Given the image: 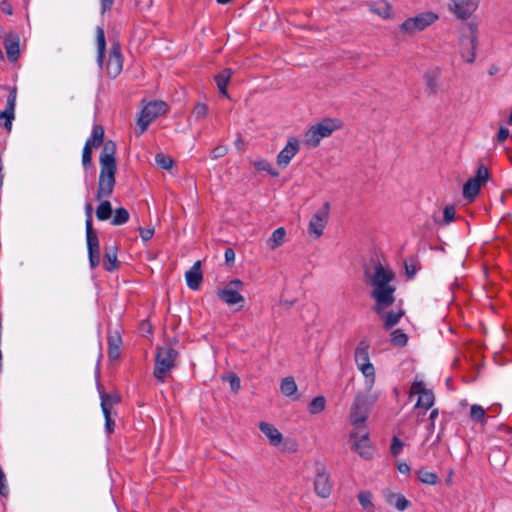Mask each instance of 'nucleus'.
Listing matches in <instances>:
<instances>
[{
	"label": "nucleus",
	"instance_id": "obj_1",
	"mask_svg": "<svg viewBox=\"0 0 512 512\" xmlns=\"http://www.w3.org/2000/svg\"><path fill=\"white\" fill-rule=\"evenodd\" d=\"M115 154V142L107 140L99 158L100 173L97 193L95 195L96 200L101 201L96 209V217L100 221L108 220L113 213L110 201L103 199L112 195L116 184L117 161Z\"/></svg>",
	"mask_w": 512,
	"mask_h": 512
},
{
	"label": "nucleus",
	"instance_id": "obj_2",
	"mask_svg": "<svg viewBox=\"0 0 512 512\" xmlns=\"http://www.w3.org/2000/svg\"><path fill=\"white\" fill-rule=\"evenodd\" d=\"M394 279V272L381 263H376L374 267L366 266L364 268V280L367 285L372 287L370 297L375 301L372 307L375 313H381L395 302L396 287L392 284Z\"/></svg>",
	"mask_w": 512,
	"mask_h": 512
},
{
	"label": "nucleus",
	"instance_id": "obj_3",
	"mask_svg": "<svg viewBox=\"0 0 512 512\" xmlns=\"http://www.w3.org/2000/svg\"><path fill=\"white\" fill-rule=\"evenodd\" d=\"M367 392L368 394H358L350 409V422L357 428L364 427L371 408L380 397V392Z\"/></svg>",
	"mask_w": 512,
	"mask_h": 512
},
{
	"label": "nucleus",
	"instance_id": "obj_4",
	"mask_svg": "<svg viewBox=\"0 0 512 512\" xmlns=\"http://www.w3.org/2000/svg\"><path fill=\"white\" fill-rule=\"evenodd\" d=\"M178 356V351L170 344L157 348L153 374L159 382H164L167 375L176 367Z\"/></svg>",
	"mask_w": 512,
	"mask_h": 512
},
{
	"label": "nucleus",
	"instance_id": "obj_5",
	"mask_svg": "<svg viewBox=\"0 0 512 512\" xmlns=\"http://www.w3.org/2000/svg\"><path fill=\"white\" fill-rule=\"evenodd\" d=\"M341 128L337 119L326 118L311 126L305 133V142L308 146L317 147L323 138L329 137L334 131Z\"/></svg>",
	"mask_w": 512,
	"mask_h": 512
},
{
	"label": "nucleus",
	"instance_id": "obj_6",
	"mask_svg": "<svg viewBox=\"0 0 512 512\" xmlns=\"http://www.w3.org/2000/svg\"><path fill=\"white\" fill-rule=\"evenodd\" d=\"M477 40V25L473 23L466 24L462 29L459 45L461 56L467 63H473L475 61Z\"/></svg>",
	"mask_w": 512,
	"mask_h": 512
},
{
	"label": "nucleus",
	"instance_id": "obj_7",
	"mask_svg": "<svg viewBox=\"0 0 512 512\" xmlns=\"http://www.w3.org/2000/svg\"><path fill=\"white\" fill-rule=\"evenodd\" d=\"M368 348L369 345L365 341H361L355 350V361L365 376L366 391H371L375 383V369L370 363Z\"/></svg>",
	"mask_w": 512,
	"mask_h": 512
},
{
	"label": "nucleus",
	"instance_id": "obj_8",
	"mask_svg": "<svg viewBox=\"0 0 512 512\" xmlns=\"http://www.w3.org/2000/svg\"><path fill=\"white\" fill-rule=\"evenodd\" d=\"M489 172L484 164H480L477 168L476 175L470 178L463 186V197L472 202L478 195L480 188L488 181Z\"/></svg>",
	"mask_w": 512,
	"mask_h": 512
},
{
	"label": "nucleus",
	"instance_id": "obj_9",
	"mask_svg": "<svg viewBox=\"0 0 512 512\" xmlns=\"http://www.w3.org/2000/svg\"><path fill=\"white\" fill-rule=\"evenodd\" d=\"M167 111V104L163 101H152L148 103L141 111L137 121L140 128L139 134L144 133L149 124L159 115L165 114Z\"/></svg>",
	"mask_w": 512,
	"mask_h": 512
},
{
	"label": "nucleus",
	"instance_id": "obj_10",
	"mask_svg": "<svg viewBox=\"0 0 512 512\" xmlns=\"http://www.w3.org/2000/svg\"><path fill=\"white\" fill-rule=\"evenodd\" d=\"M243 287L244 283L240 279H233L223 289L217 291V296L229 306L243 303L245 299L240 293Z\"/></svg>",
	"mask_w": 512,
	"mask_h": 512
},
{
	"label": "nucleus",
	"instance_id": "obj_11",
	"mask_svg": "<svg viewBox=\"0 0 512 512\" xmlns=\"http://www.w3.org/2000/svg\"><path fill=\"white\" fill-rule=\"evenodd\" d=\"M438 16L431 12L421 13L413 18L406 19L400 26L401 31L407 34H414L422 31L434 23Z\"/></svg>",
	"mask_w": 512,
	"mask_h": 512
},
{
	"label": "nucleus",
	"instance_id": "obj_12",
	"mask_svg": "<svg viewBox=\"0 0 512 512\" xmlns=\"http://www.w3.org/2000/svg\"><path fill=\"white\" fill-rule=\"evenodd\" d=\"M358 430L350 434V438L353 441L352 449L363 459H371L373 457V447L369 440L368 432L365 431L364 427H359Z\"/></svg>",
	"mask_w": 512,
	"mask_h": 512
},
{
	"label": "nucleus",
	"instance_id": "obj_13",
	"mask_svg": "<svg viewBox=\"0 0 512 512\" xmlns=\"http://www.w3.org/2000/svg\"><path fill=\"white\" fill-rule=\"evenodd\" d=\"M329 209V202H325L323 207L313 215L309 222L308 232L309 234L314 235L315 238H319L323 234V229L329 218Z\"/></svg>",
	"mask_w": 512,
	"mask_h": 512
},
{
	"label": "nucleus",
	"instance_id": "obj_14",
	"mask_svg": "<svg viewBox=\"0 0 512 512\" xmlns=\"http://www.w3.org/2000/svg\"><path fill=\"white\" fill-rule=\"evenodd\" d=\"M123 59L121 54V46L118 42L113 43L108 60L106 63V72L111 78H116L122 71Z\"/></svg>",
	"mask_w": 512,
	"mask_h": 512
},
{
	"label": "nucleus",
	"instance_id": "obj_15",
	"mask_svg": "<svg viewBox=\"0 0 512 512\" xmlns=\"http://www.w3.org/2000/svg\"><path fill=\"white\" fill-rule=\"evenodd\" d=\"M480 0H451L450 11L461 20L468 19L478 8Z\"/></svg>",
	"mask_w": 512,
	"mask_h": 512
},
{
	"label": "nucleus",
	"instance_id": "obj_16",
	"mask_svg": "<svg viewBox=\"0 0 512 512\" xmlns=\"http://www.w3.org/2000/svg\"><path fill=\"white\" fill-rule=\"evenodd\" d=\"M332 487L329 474L322 465H319L314 480L315 493L323 499L328 498L332 492Z\"/></svg>",
	"mask_w": 512,
	"mask_h": 512
},
{
	"label": "nucleus",
	"instance_id": "obj_17",
	"mask_svg": "<svg viewBox=\"0 0 512 512\" xmlns=\"http://www.w3.org/2000/svg\"><path fill=\"white\" fill-rule=\"evenodd\" d=\"M300 149V142L296 137H290L286 146L277 155L276 161L278 166L286 168L292 158L298 153Z\"/></svg>",
	"mask_w": 512,
	"mask_h": 512
},
{
	"label": "nucleus",
	"instance_id": "obj_18",
	"mask_svg": "<svg viewBox=\"0 0 512 512\" xmlns=\"http://www.w3.org/2000/svg\"><path fill=\"white\" fill-rule=\"evenodd\" d=\"M16 97H17V88L11 87L9 88V94L6 100V109L4 111H0V120L2 118L5 119L4 127L8 132L11 131L12 121L15 118V106H16Z\"/></svg>",
	"mask_w": 512,
	"mask_h": 512
},
{
	"label": "nucleus",
	"instance_id": "obj_19",
	"mask_svg": "<svg viewBox=\"0 0 512 512\" xmlns=\"http://www.w3.org/2000/svg\"><path fill=\"white\" fill-rule=\"evenodd\" d=\"M89 263L91 268H95L100 263V245L95 230L86 231Z\"/></svg>",
	"mask_w": 512,
	"mask_h": 512
},
{
	"label": "nucleus",
	"instance_id": "obj_20",
	"mask_svg": "<svg viewBox=\"0 0 512 512\" xmlns=\"http://www.w3.org/2000/svg\"><path fill=\"white\" fill-rule=\"evenodd\" d=\"M261 432L267 437L270 445L279 446L283 441L282 433L272 424L268 422H260L258 425Z\"/></svg>",
	"mask_w": 512,
	"mask_h": 512
},
{
	"label": "nucleus",
	"instance_id": "obj_21",
	"mask_svg": "<svg viewBox=\"0 0 512 512\" xmlns=\"http://www.w3.org/2000/svg\"><path fill=\"white\" fill-rule=\"evenodd\" d=\"M187 286L192 290H197L202 283L203 276L201 272V261H196L190 270L185 273Z\"/></svg>",
	"mask_w": 512,
	"mask_h": 512
},
{
	"label": "nucleus",
	"instance_id": "obj_22",
	"mask_svg": "<svg viewBox=\"0 0 512 512\" xmlns=\"http://www.w3.org/2000/svg\"><path fill=\"white\" fill-rule=\"evenodd\" d=\"M19 36L17 34H9L4 41V48L6 51L7 59L10 62H15L19 58Z\"/></svg>",
	"mask_w": 512,
	"mask_h": 512
},
{
	"label": "nucleus",
	"instance_id": "obj_23",
	"mask_svg": "<svg viewBox=\"0 0 512 512\" xmlns=\"http://www.w3.org/2000/svg\"><path fill=\"white\" fill-rule=\"evenodd\" d=\"M376 314L380 317V319L383 320V328L385 330H389L398 324V322L404 315V311L401 309L398 311L392 310L389 312H385V310H382L381 313Z\"/></svg>",
	"mask_w": 512,
	"mask_h": 512
},
{
	"label": "nucleus",
	"instance_id": "obj_24",
	"mask_svg": "<svg viewBox=\"0 0 512 512\" xmlns=\"http://www.w3.org/2000/svg\"><path fill=\"white\" fill-rule=\"evenodd\" d=\"M385 500L389 505L394 506L399 511H404L411 505L410 501L407 500L404 495L393 492H387L385 494Z\"/></svg>",
	"mask_w": 512,
	"mask_h": 512
},
{
	"label": "nucleus",
	"instance_id": "obj_25",
	"mask_svg": "<svg viewBox=\"0 0 512 512\" xmlns=\"http://www.w3.org/2000/svg\"><path fill=\"white\" fill-rule=\"evenodd\" d=\"M103 267L106 271H114L118 268L116 246L105 247Z\"/></svg>",
	"mask_w": 512,
	"mask_h": 512
},
{
	"label": "nucleus",
	"instance_id": "obj_26",
	"mask_svg": "<svg viewBox=\"0 0 512 512\" xmlns=\"http://www.w3.org/2000/svg\"><path fill=\"white\" fill-rule=\"evenodd\" d=\"M233 71L230 68H225L215 76V82L221 95L229 97L227 86L230 82Z\"/></svg>",
	"mask_w": 512,
	"mask_h": 512
},
{
	"label": "nucleus",
	"instance_id": "obj_27",
	"mask_svg": "<svg viewBox=\"0 0 512 512\" xmlns=\"http://www.w3.org/2000/svg\"><path fill=\"white\" fill-rule=\"evenodd\" d=\"M102 412H113V407L120 403L121 398L117 394H109L100 390Z\"/></svg>",
	"mask_w": 512,
	"mask_h": 512
},
{
	"label": "nucleus",
	"instance_id": "obj_28",
	"mask_svg": "<svg viewBox=\"0 0 512 512\" xmlns=\"http://www.w3.org/2000/svg\"><path fill=\"white\" fill-rule=\"evenodd\" d=\"M281 392L287 397H293L294 400L299 399V395H296L297 384L293 377L288 376L282 379L280 385Z\"/></svg>",
	"mask_w": 512,
	"mask_h": 512
},
{
	"label": "nucleus",
	"instance_id": "obj_29",
	"mask_svg": "<svg viewBox=\"0 0 512 512\" xmlns=\"http://www.w3.org/2000/svg\"><path fill=\"white\" fill-rule=\"evenodd\" d=\"M122 344V339L118 333L113 335H109L108 337V356L110 359H116L120 355V345Z\"/></svg>",
	"mask_w": 512,
	"mask_h": 512
},
{
	"label": "nucleus",
	"instance_id": "obj_30",
	"mask_svg": "<svg viewBox=\"0 0 512 512\" xmlns=\"http://www.w3.org/2000/svg\"><path fill=\"white\" fill-rule=\"evenodd\" d=\"M104 140V128L101 125H94L92 129L91 137L86 141V144H90L95 148L100 147L102 144L105 145L106 142L103 143Z\"/></svg>",
	"mask_w": 512,
	"mask_h": 512
},
{
	"label": "nucleus",
	"instance_id": "obj_31",
	"mask_svg": "<svg viewBox=\"0 0 512 512\" xmlns=\"http://www.w3.org/2000/svg\"><path fill=\"white\" fill-rule=\"evenodd\" d=\"M96 40H97V61L100 66L103 64V59L105 55L106 50V40H105V33L102 27H97L96 30Z\"/></svg>",
	"mask_w": 512,
	"mask_h": 512
},
{
	"label": "nucleus",
	"instance_id": "obj_32",
	"mask_svg": "<svg viewBox=\"0 0 512 512\" xmlns=\"http://www.w3.org/2000/svg\"><path fill=\"white\" fill-rule=\"evenodd\" d=\"M286 231L283 227H279L273 231L271 237L267 240V245L271 250H275L284 243Z\"/></svg>",
	"mask_w": 512,
	"mask_h": 512
},
{
	"label": "nucleus",
	"instance_id": "obj_33",
	"mask_svg": "<svg viewBox=\"0 0 512 512\" xmlns=\"http://www.w3.org/2000/svg\"><path fill=\"white\" fill-rule=\"evenodd\" d=\"M357 498H358L360 505L366 512H375V505L373 503V495L370 491L364 490V491L359 492Z\"/></svg>",
	"mask_w": 512,
	"mask_h": 512
},
{
	"label": "nucleus",
	"instance_id": "obj_34",
	"mask_svg": "<svg viewBox=\"0 0 512 512\" xmlns=\"http://www.w3.org/2000/svg\"><path fill=\"white\" fill-rule=\"evenodd\" d=\"M415 473L419 481H421L424 484L436 485L440 481L436 473L430 472L426 468H420Z\"/></svg>",
	"mask_w": 512,
	"mask_h": 512
},
{
	"label": "nucleus",
	"instance_id": "obj_35",
	"mask_svg": "<svg viewBox=\"0 0 512 512\" xmlns=\"http://www.w3.org/2000/svg\"><path fill=\"white\" fill-rule=\"evenodd\" d=\"M418 401L416 403V407L424 408L425 410H428L431 408V406L434 403V394L430 390H424L421 391V393L418 394Z\"/></svg>",
	"mask_w": 512,
	"mask_h": 512
},
{
	"label": "nucleus",
	"instance_id": "obj_36",
	"mask_svg": "<svg viewBox=\"0 0 512 512\" xmlns=\"http://www.w3.org/2000/svg\"><path fill=\"white\" fill-rule=\"evenodd\" d=\"M129 212L126 208L120 207L115 210L111 224L114 226L123 225L129 220Z\"/></svg>",
	"mask_w": 512,
	"mask_h": 512
},
{
	"label": "nucleus",
	"instance_id": "obj_37",
	"mask_svg": "<svg viewBox=\"0 0 512 512\" xmlns=\"http://www.w3.org/2000/svg\"><path fill=\"white\" fill-rule=\"evenodd\" d=\"M371 10L383 18H388L391 13V6L385 1H379L371 5Z\"/></svg>",
	"mask_w": 512,
	"mask_h": 512
},
{
	"label": "nucleus",
	"instance_id": "obj_38",
	"mask_svg": "<svg viewBox=\"0 0 512 512\" xmlns=\"http://www.w3.org/2000/svg\"><path fill=\"white\" fill-rule=\"evenodd\" d=\"M390 336V342L395 347H404L407 344L408 337L401 329L394 330Z\"/></svg>",
	"mask_w": 512,
	"mask_h": 512
},
{
	"label": "nucleus",
	"instance_id": "obj_39",
	"mask_svg": "<svg viewBox=\"0 0 512 512\" xmlns=\"http://www.w3.org/2000/svg\"><path fill=\"white\" fill-rule=\"evenodd\" d=\"M326 407V399L324 396L315 397L309 404L308 410L310 414H319Z\"/></svg>",
	"mask_w": 512,
	"mask_h": 512
},
{
	"label": "nucleus",
	"instance_id": "obj_40",
	"mask_svg": "<svg viewBox=\"0 0 512 512\" xmlns=\"http://www.w3.org/2000/svg\"><path fill=\"white\" fill-rule=\"evenodd\" d=\"M485 415H486V412L482 406L477 405V404H474L471 406L470 418L472 421L483 422L485 419Z\"/></svg>",
	"mask_w": 512,
	"mask_h": 512
},
{
	"label": "nucleus",
	"instance_id": "obj_41",
	"mask_svg": "<svg viewBox=\"0 0 512 512\" xmlns=\"http://www.w3.org/2000/svg\"><path fill=\"white\" fill-rule=\"evenodd\" d=\"M155 162L157 163V165L159 167H161L162 169H165V170L171 169L173 166V163H174L173 159L170 156H167L163 153H158L155 156Z\"/></svg>",
	"mask_w": 512,
	"mask_h": 512
},
{
	"label": "nucleus",
	"instance_id": "obj_42",
	"mask_svg": "<svg viewBox=\"0 0 512 512\" xmlns=\"http://www.w3.org/2000/svg\"><path fill=\"white\" fill-rule=\"evenodd\" d=\"M254 167L259 171H266L271 176L277 177L279 173L272 168L271 164L267 160H259L254 163Z\"/></svg>",
	"mask_w": 512,
	"mask_h": 512
},
{
	"label": "nucleus",
	"instance_id": "obj_43",
	"mask_svg": "<svg viewBox=\"0 0 512 512\" xmlns=\"http://www.w3.org/2000/svg\"><path fill=\"white\" fill-rule=\"evenodd\" d=\"M94 147L90 146V144L84 145L83 154H82V164L85 169L89 168L92 164V149Z\"/></svg>",
	"mask_w": 512,
	"mask_h": 512
},
{
	"label": "nucleus",
	"instance_id": "obj_44",
	"mask_svg": "<svg viewBox=\"0 0 512 512\" xmlns=\"http://www.w3.org/2000/svg\"><path fill=\"white\" fill-rule=\"evenodd\" d=\"M424 79L428 89L430 90V93L436 94L438 89V81L436 76L433 75L432 73H427L425 74Z\"/></svg>",
	"mask_w": 512,
	"mask_h": 512
},
{
	"label": "nucleus",
	"instance_id": "obj_45",
	"mask_svg": "<svg viewBox=\"0 0 512 512\" xmlns=\"http://www.w3.org/2000/svg\"><path fill=\"white\" fill-rule=\"evenodd\" d=\"M208 106L205 103H198L193 109V115L197 120L203 119L208 114Z\"/></svg>",
	"mask_w": 512,
	"mask_h": 512
},
{
	"label": "nucleus",
	"instance_id": "obj_46",
	"mask_svg": "<svg viewBox=\"0 0 512 512\" xmlns=\"http://www.w3.org/2000/svg\"><path fill=\"white\" fill-rule=\"evenodd\" d=\"M418 270L417 260L411 257L408 261H405V272L408 278L415 276Z\"/></svg>",
	"mask_w": 512,
	"mask_h": 512
},
{
	"label": "nucleus",
	"instance_id": "obj_47",
	"mask_svg": "<svg viewBox=\"0 0 512 512\" xmlns=\"http://www.w3.org/2000/svg\"><path fill=\"white\" fill-rule=\"evenodd\" d=\"M455 218V208L452 205H448L444 208L443 211V222L444 224H449Z\"/></svg>",
	"mask_w": 512,
	"mask_h": 512
},
{
	"label": "nucleus",
	"instance_id": "obj_48",
	"mask_svg": "<svg viewBox=\"0 0 512 512\" xmlns=\"http://www.w3.org/2000/svg\"><path fill=\"white\" fill-rule=\"evenodd\" d=\"M403 446H404V443L398 437H396V436L393 437L392 444L390 447L391 454L393 456L399 455L403 449Z\"/></svg>",
	"mask_w": 512,
	"mask_h": 512
},
{
	"label": "nucleus",
	"instance_id": "obj_49",
	"mask_svg": "<svg viewBox=\"0 0 512 512\" xmlns=\"http://www.w3.org/2000/svg\"><path fill=\"white\" fill-rule=\"evenodd\" d=\"M92 212L93 207L91 203H87L85 205V213H86V231L94 230L93 222H92Z\"/></svg>",
	"mask_w": 512,
	"mask_h": 512
},
{
	"label": "nucleus",
	"instance_id": "obj_50",
	"mask_svg": "<svg viewBox=\"0 0 512 512\" xmlns=\"http://www.w3.org/2000/svg\"><path fill=\"white\" fill-rule=\"evenodd\" d=\"M105 417V429L107 433L111 434L114 431L115 422L112 419V413L110 411L103 412Z\"/></svg>",
	"mask_w": 512,
	"mask_h": 512
},
{
	"label": "nucleus",
	"instance_id": "obj_51",
	"mask_svg": "<svg viewBox=\"0 0 512 512\" xmlns=\"http://www.w3.org/2000/svg\"><path fill=\"white\" fill-rule=\"evenodd\" d=\"M228 153V148L224 145H218L216 146L212 152L211 157L213 159H218L224 157Z\"/></svg>",
	"mask_w": 512,
	"mask_h": 512
},
{
	"label": "nucleus",
	"instance_id": "obj_52",
	"mask_svg": "<svg viewBox=\"0 0 512 512\" xmlns=\"http://www.w3.org/2000/svg\"><path fill=\"white\" fill-rule=\"evenodd\" d=\"M228 381L230 383L231 389L234 392H238L240 389V379L236 374H231L228 376Z\"/></svg>",
	"mask_w": 512,
	"mask_h": 512
},
{
	"label": "nucleus",
	"instance_id": "obj_53",
	"mask_svg": "<svg viewBox=\"0 0 512 512\" xmlns=\"http://www.w3.org/2000/svg\"><path fill=\"white\" fill-rule=\"evenodd\" d=\"M282 442H283V448H282L283 451L295 452L297 450L298 445L294 440L286 439L285 441H282Z\"/></svg>",
	"mask_w": 512,
	"mask_h": 512
},
{
	"label": "nucleus",
	"instance_id": "obj_54",
	"mask_svg": "<svg viewBox=\"0 0 512 512\" xmlns=\"http://www.w3.org/2000/svg\"><path fill=\"white\" fill-rule=\"evenodd\" d=\"M427 390L422 381H414L411 386L410 394H419L421 391Z\"/></svg>",
	"mask_w": 512,
	"mask_h": 512
},
{
	"label": "nucleus",
	"instance_id": "obj_55",
	"mask_svg": "<svg viewBox=\"0 0 512 512\" xmlns=\"http://www.w3.org/2000/svg\"><path fill=\"white\" fill-rule=\"evenodd\" d=\"M140 236L144 241H148L153 237L154 229L151 228H139Z\"/></svg>",
	"mask_w": 512,
	"mask_h": 512
},
{
	"label": "nucleus",
	"instance_id": "obj_56",
	"mask_svg": "<svg viewBox=\"0 0 512 512\" xmlns=\"http://www.w3.org/2000/svg\"><path fill=\"white\" fill-rule=\"evenodd\" d=\"M0 10L7 15H11L13 13L11 4L6 0L0 3Z\"/></svg>",
	"mask_w": 512,
	"mask_h": 512
},
{
	"label": "nucleus",
	"instance_id": "obj_57",
	"mask_svg": "<svg viewBox=\"0 0 512 512\" xmlns=\"http://www.w3.org/2000/svg\"><path fill=\"white\" fill-rule=\"evenodd\" d=\"M509 136V130L505 127H501L498 131L497 139L500 143L504 142Z\"/></svg>",
	"mask_w": 512,
	"mask_h": 512
},
{
	"label": "nucleus",
	"instance_id": "obj_58",
	"mask_svg": "<svg viewBox=\"0 0 512 512\" xmlns=\"http://www.w3.org/2000/svg\"><path fill=\"white\" fill-rule=\"evenodd\" d=\"M225 261L227 264H231L235 259V252L232 248H227L224 253Z\"/></svg>",
	"mask_w": 512,
	"mask_h": 512
},
{
	"label": "nucleus",
	"instance_id": "obj_59",
	"mask_svg": "<svg viewBox=\"0 0 512 512\" xmlns=\"http://www.w3.org/2000/svg\"><path fill=\"white\" fill-rule=\"evenodd\" d=\"M397 469L402 474H409L410 473V466L406 462H400L397 465Z\"/></svg>",
	"mask_w": 512,
	"mask_h": 512
},
{
	"label": "nucleus",
	"instance_id": "obj_60",
	"mask_svg": "<svg viewBox=\"0 0 512 512\" xmlns=\"http://www.w3.org/2000/svg\"><path fill=\"white\" fill-rule=\"evenodd\" d=\"M114 0H101V12L105 13L110 10L113 5Z\"/></svg>",
	"mask_w": 512,
	"mask_h": 512
},
{
	"label": "nucleus",
	"instance_id": "obj_61",
	"mask_svg": "<svg viewBox=\"0 0 512 512\" xmlns=\"http://www.w3.org/2000/svg\"><path fill=\"white\" fill-rule=\"evenodd\" d=\"M438 416V410L437 409H434L431 413H430V419L433 420L434 418H436Z\"/></svg>",
	"mask_w": 512,
	"mask_h": 512
},
{
	"label": "nucleus",
	"instance_id": "obj_62",
	"mask_svg": "<svg viewBox=\"0 0 512 512\" xmlns=\"http://www.w3.org/2000/svg\"><path fill=\"white\" fill-rule=\"evenodd\" d=\"M219 4H228L230 3L232 0H216Z\"/></svg>",
	"mask_w": 512,
	"mask_h": 512
}]
</instances>
